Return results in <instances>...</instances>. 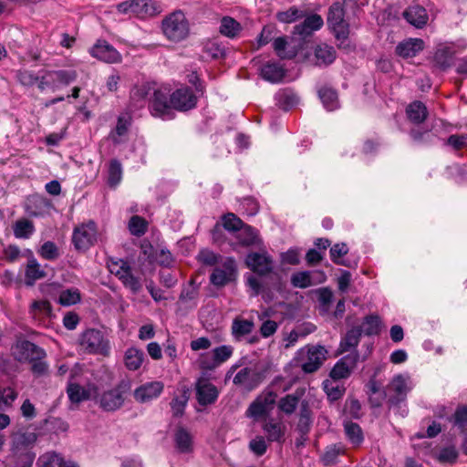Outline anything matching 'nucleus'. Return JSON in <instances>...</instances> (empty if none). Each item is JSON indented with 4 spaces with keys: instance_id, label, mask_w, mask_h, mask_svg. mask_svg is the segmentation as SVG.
I'll return each instance as SVG.
<instances>
[{
    "instance_id": "nucleus-1",
    "label": "nucleus",
    "mask_w": 467,
    "mask_h": 467,
    "mask_svg": "<svg viewBox=\"0 0 467 467\" xmlns=\"http://www.w3.org/2000/svg\"><path fill=\"white\" fill-rule=\"evenodd\" d=\"M389 410L399 412L402 417L407 414L406 401L409 392L411 390L410 378L402 374L395 375L385 387Z\"/></svg>"
},
{
    "instance_id": "nucleus-2",
    "label": "nucleus",
    "mask_w": 467,
    "mask_h": 467,
    "mask_svg": "<svg viewBox=\"0 0 467 467\" xmlns=\"http://www.w3.org/2000/svg\"><path fill=\"white\" fill-rule=\"evenodd\" d=\"M161 29L166 38L178 43L187 38L190 34V25L184 13L176 10L162 20Z\"/></svg>"
},
{
    "instance_id": "nucleus-3",
    "label": "nucleus",
    "mask_w": 467,
    "mask_h": 467,
    "mask_svg": "<svg viewBox=\"0 0 467 467\" xmlns=\"http://www.w3.org/2000/svg\"><path fill=\"white\" fill-rule=\"evenodd\" d=\"M327 354L325 347L308 345L296 352L294 361L306 374H311L320 368L327 358Z\"/></svg>"
},
{
    "instance_id": "nucleus-4",
    "label": "nucleus",
    "mask_w": 467,
    "mask_h": 467,
    "mask_svg": "<svg viewBox=\"0 0 467 467\" xmlns=\"http://www.w3.org/2000/svg\"><path fill=\"white\" fill-rule=\"evenodd\" d=\"M81 349L88 354L109 356L110 351L109 340L104 333L96 328H88L78 338Z\"/></svg>"
},
{
    "instance_id": "nucleus-5",
    "label": "nucleus",
    "mask_w": 467,
    "mask_h": 467,
    "mask_svg": "<svg viewBox=\"0 0 467 467\" xmlns=\"http://www.w3.org/2000/svg\"><path fill=\"white\" fill-rule=\"evenodd\" d=\"M171 101V89L167 87L154 88L149 99V110L153 117L171 119L174 114Z\"/></svg>"
},
{
    "instance_id": "nucleus-6",
    "label": "nucleus",
    "mask_w": 467,
    "mask_h": 467,
    "mask_svg": "<svg viewBox=\"0 0 467 467\" xmlns=\"http://www.w3.org/2000/svg\"><path fill=\"white\" fill-rule=\"evenodd\" d=\"M327 22L336 39L344 43L349 36V24L345 20V9L341 3H333L327 12Z\"/></svg>"
},
{
    "instance_id": "nucleus-7",
    "label": "nucleus",
    "mask_w": 467,
    "mask_h": 467,
    "mask_svg": "<svg viewBox=\"0 0 467 467\" xmlns=\"http://www.w3.org/2000/svg\"><path fill=\"white\" fill-rule=\"evenodd\" d=\"M130 389L129 381L121 380L114 388L101 393L99 399V407L108 412L119 410L126 399V394Z\"/></svg>"
},
{
    "instance_id": "nucleus-8",
    "label": "nucleus",
    "mask_w": 467,
    "mask_h": 467,
    "mask_svg": "<svg viewBox=\"0 0 467 467\" xmlns=\"http://www.w3.org/2000/svg\"><path fill=\"white\" fill-rule=\"evenodd\" d=\"M98 226L93 220L76 226L72 234V243L78 251L85 252L98 241Z\"/></svg>"
},
{
    "instance_id": "nucleus-9",
    "label": "nucleus",
    "mask_w": 467,
    "mask_h": 467,
    "mask_svg": "<svg viewBox=\"0 0 467 467\" xmlns=\"http://www.w3.org/2000/svg\"><path fill=\"white\" fill-rule=\"evenodd\" d=\"M77 78L78 73L75 69L47 70L40 77L38 88L41 91L47 88L56 91L61 86H68L74 82Z\"/></svg>"
},
{
    "instance_id": "nucleus-10",
    "label": "nucleus",
    "mask_w": 467,
    "mask_h": 467,
    "mask_svg": "<svg viewBox=\"0 0 467 467\" xmlns=\"http://www.w3.org/2000/svg\"><path fill=\"white\" fill-rule=\"evenodd\" d=\"M117 10L119 13L132 15L140 18L152 16L159 13L157 2L154 0L125 1L117 5Z\"/></svg>"
},
{
    "instance_id": "nucleus-11",
    "label": "nucleus",
    "mask_w": 467,
    "mask_h": 467,
    "mask_svg": "<svg viewBox=\"0 0 467 467\" xmlns=\"http://www.w3.org/2000/svg\"><path fill=\"white\" fill-rule=\"evenodd\" d=\"M109 270L121 281L123 285L129 288L134 295L140 293L142 285L140 278L132 274L131 266L127 261L119 260L113 262L109 266Z\"/></svg>"
},
{
    "instance_id": "nucleus-12",
    "label": "nucleus",
    "mask_w": 467,
    "mask_h": 467,
    "mask_svg": "<svg viewBox=\"0 0 467 467\" xmlns=\"http://www.w3.org/2000/svg\"><path fill=\"white\" fill-rule=\"evenodd\" d=\"M246 266L259 276H266L273 273L274 260L267 253L252 252L245 257Z\"/></svg>"
},
{
    "instance_id": "nucleus-13",
    "label": "nucleus",
    "mask_w": 467,
    "mask_h": 467,
    "mask_svg": "<svg viewBox=\"0 0 467 467\" xmlns=\"http://www.w3.org/2000/svg\"><path fill=\"white\" fill-rule=\"evenodd\" d=\"M194 390L197 402L203 407L214 404L220 394L218 388L211 383L204 375L196 379Z\"/></svg>"
},
{
    "instance_id": "nucleus-14",
    "label": "nucleus",
    "mask_w": 467,
    "mask_h": 467,
    "mask_svg": "<svg viewBox=\"0 0 467 467\" xmlns=\"http://www.w3.org/2000/svg\"><path fill=\"white\" fill-rule=\"evenodd\" d=\"M197 96L193 90L188 87H181L171 92V103L173 110L185 112L194 109L197 105Z\"/></svg>"
},
{
    "instance_id": "nucleus-15",
    "label": "nucleus",
    "mask_w": 467,
    "mask_h": 467,
    "mask_svg": "<svg viewBox=\"0 0 467 467\" xmlns=\"http://www.w3.org/2000/svg\"><path fill=\"white\" fill-rule=\"evenodd\" d=\"M237 275V266L233 257H228L222 267H215L210 275V282L215 286H224L234 281Z\"/></svg>"
},
{
    "instance_id": "nucleus-16",
    "label": "nucleus",
    "mask_w": 467,
    "mask_h": 467,
    "mask_svg": "<svg viewBox=\"0 0 467 467\" xmlns=\"http://www.w3.org/2000/svg\"><path fill=\"white\" fill-rule=\"evenodd\" d=\"M265 374L251 367L241 368L234 376L233 382L236 386L243 387L247 391L256 389L264 380Z\"/></svg>"
},
{
    "instance_id": "nucleus-17",
    "label": "nucleus",
    "mask_w": 467,
    "mask_h": 467,
    "mask_svg": "<svg viewBox=\"0 0 467 467\" xmlns=\"http://www.w3.org/2000/svg\"><path fill=\"white\" fill-rule=\"evenodd\" d=\"M88 52L93 57L106 63L113 64L121 61L119 52L106 40H98Z\"/></svg>"
},
{
    "instance_id": "nucleus-18",
    "label": "nucleus",
    "mask_w": 467,
    "mask_h": 467,
    "mask_svg": "<svg viewBox=\"0 0 467 467\" xmlns=\"http://www.w3.org/2000/svg\"><path fill=\"white\" fill-rule=\"evenodd\" d=\"M15 349L16 358L20 362H30L47 357V353L42 348L26 339L17 341Z\"/></svg>"
},
{
    "instance_id": "nucleus-19",
    "label": "nucleus",
    "mask_w": 467,
    "mask_h": 467,
    "mask_svg": "<svg viewBox=\"0 0 467 467\" xmlns=\"http://www.w3.org/2000/svg\"><path fill=\"white\" fill-rule=\"evenodd\" d=\"M163 389L164 384L161 381H150L136 388L133 397L139 403H147L159 398Z\"/></svg>"
},
{
    "instance_id": "nucleus-20",
    "label": "nucleus",
    "mask_w": 467,
    "mask_h": 467,
    "mask_svg": "<svg viewBox=\"0 0 467 467\" xmlns=\"http://www.w3.org/2000/svg\"><path fill=\"white\" fill-rule=\"evenodd\" d=\"M324 25L323 18L320 15L312 14L305 18V20L295 26L293 34L298 35L302 38L310 36L313 32L319 30Z\"/></svg>"
},
{
    "instance_id": "nucleus-21",
    "label": "nucleus",
    "mask_w": 467,
    "mask_h": 467,
    "mask_svg": "<svg viewBox=\"0 0 467 467\" xmlns=\"http://www.w3.org/2000/svg\"><path fill=\"white\" fill-rule=\"evenodd\" d=\"M28 313L37 324H45L52 317V306L47 300H35L29 306Z\"/></svg>"
},
{
    "instance_id": "nucleus-22",
    "label": "nucleus",
    "mask_w": 467,
    "mask_h": 467,
    "mask_svg": "<svg viewBox=\"0 0 467 467\" xmlns=\"http://www.w3.org/2000/svg\"><path fill=\"white\" fill-rule=\"evenodd\" d=\"M424 49V41L420 38H408L400 42L395 48L396 54L402 58L416 57Z\"/></svg>"
},
{
    "instance_id": "nucleus-23",
    "label": "nucleus",
    "mask_w": 467,
    "mask_h": 467,
    "mask_svg": "<svg viewBox=\"0 0 467 467\" xmlns=\"http://www.w3.org/2000/svg\"><path fill=\"white\" fill-rule=\"evenodd\" d=\"M50 206L51 202L47 198L39 194H32L26 199L25 211L31 217H40Z\"/></svg>"
},
{
    "instance_id": "nucleus-24",
    "label": "nucleus",
    "mask_w": 467,
    "mask_h": 467,
    "mask_svg": "<svg viewBox=\"0 0 467 467\" xmlns=\"http://www.w3.org/2000/svg\"><path fill=\"white\" fill-rule=\"evenodd\" d=\"M254 328V323L253 320L236 317L232 322L231 333L235 341H241L250 335Z\"/></svg>"
},
{
    "instance_id": "nucleus-25",
    "label": "nucleus",
    "mask_w": 467,
    "mask_h": 467,
    "mask_svg": "<svg viewBox=\"0 0 467 467\" xmlns=\"http://www.w3.org/2000/svg\"><path fill=\"white\" fill-rule=\"evenodd\" d=\"M132 123L129 114H121L118 117L116 128L110 131L109 139L115 145L123 142L122 138L127 136Z\"/></svg>"
},
{
    "instance_id": "nucleus-26",
    "label": "nucleus",
    "mask_w": 467,
    "mask_h": 467,
    "mask_svg": "<svg viewBox=\"0 0 467 467\" xmlns=\"http://www.w3.org/2000/svg\"><path fill=\"white\" fill-rule=\"evenodd\" d=\"M403 16L408 23L417 28H422L428 22V14L424 7L416 5L407 8Z\"/></svg>"
},
{
    "instance_id": "nucleus-27",
    "label": "nucleus",
    "mask_w": 467,
    "mask_h": 467,
    "mask_svg": "<svg viewBox=\"0 0 467 467\" xmlns=\"http://www.w3.org/2000/svg\"><path fill=\"white\" fill-rule=\"evenodd\" d=\"M28 253L30 254V258L28 259L26 267V285H33L36 280L44 278L47 274L46 272L41 268V265L36 261V259L34 257L33 253L28 250Z\"/></svg>"
},
{
    "instance_id": "nucleus-28",
    "label": "nucleus",
    "mask_w": 467,
    "mask_h": 467,
    "mask_svg": "<svg viewBox=\"0 0 467 467\" xmlns=\"http://www.w3.org/2000/svg\"><path fill=\"white\" fill-rule=\"evenodd\" d=\"M406 115L410 122L420 125L425 121L429 112L423 102L415 100L407 106Z\"/></svg>"
},
{
    "instance_id": "nucleus-29",
    "label": "nucleus",
    "mask_w": 467,
    "mask_h": 467,
    "mask_svg": "<svg viewBox=\"0 0 467 467\" xmlns=\"http://www.w3.org/2000/svg\"><path fill=\"white\" fill-rule=\"evenodd\" d=\"M261 76L269 82L277 83L285 78V70L277 62H267L261 67Z\"/></svg>"
},
{
    "instance_id": "nucleus-30",
    "label": "nucleus",
    "mask_w": 467,
    "mask_h": 467,
    "mask_svg": "<svg viewBox=\"0 0 467 467\" xmlns=\"http://www.w3.org/2000/svg\"><path fill=\"white\" fill-rule=\"evenodd\" d=\"M262 429L266 434V438L269 442H284L285 427L283 423L275 422L274 420H271L265 422Z\"/></svg>"
},
{
    "instance_id": "nucleus-31",
    "label": "nucleus",
    "mask_w": 467,
    "mask_h": 467,
    "mask_svg": "<svg viewBox=\"0 0 467 467\" xmlns=\"http://www.w3.org/2000/svg\"><path fill=\"white\" fill-rule=\"evenodd\" d=\"M362 336V328L359 327H354L348 330L346 335L342 337L339 344L340 353L350 351L358 347L360 337Z\"/></svg>"
},
{
    "instance_id": "nucleus-32",
    "label": "nucleus",
    "mask_w": 467,
    "mask_h": 467,
    "mask_svg": "<svg viewBox=\"0 0 467 467\" xmlns=\"http://www.w3.org/2000/svg\"><path fill=\"white\" fill-rule=\"evenodd\" d=\"M317 66H328L332 64L336 57L337 52L335 48L327 44L317 45L314 51Z\"/></svg>"
},
{
    "instance_id": "nucleus-33",
    "label": "nucleus",
    "mask_w": 467,
    "mask_h": 467,
    "mask_svg": "<svg viewBox=\"0 0 467 467\" xmlns=\"http://www.w3.org/2000/svg\"><path fill=\"white\" fill-rule=\"evenodd\" d=\"M275 99L276 106L285 111L289 110L298 103L297 95L289 88L279 90L275 94Z\"/></svg>"
},
{
    "instance_id": "nucleus-34",
    "label": "nucleus",
    "mask_w": 467,
    "mask_h": 467,
    "mask_svg": "<svg viewBox=\"0 0 467 467\" xmlns=\"http://www.w3.org/2000/svg\"><path fill=\"white\" fill-rule=\"evenodd\" d=\"M318 97L323 106L329 111L339 107L337 92L330 87H322L317 90Z\"/></svg>"
},
{
    "instance_id": "nucleus-35",
    "label": "nucleus",
    "mask_w": 467,
    "mask_h": 467,
    "mask_svg": "<svg viewBox=\"0 0 467 467\" xmlns=\"http://www.w3.org/2000/svg\"><path fill=\"white\" fill-rule=\"evenodd\" d=\"M242 29L241 24L231 16H226L221 19L219 32L228 38L237 37Z\"/></svg>"
},
{
    "instance_id": "nucleus-36",
    "label": "nucleus",
    "mask_w": 467,
    "mask_h": 467,
    "mask_svg": "<svg viewBox=\"0 0 467 467\" xmlns=\"http://www.w3.org/2000/svg\"><path fill=\"white\" fill-rule=\"evenodd\" d=\"M236 238L239 244L245 247L254 245L260 241L258 231L245 223L237 231Z\"/></svg>"
},
{
    "instance_id": "nucleus-37",
    "label": "nucleus",
    "mask_w": 467,
    "mask_h": 467,
    "mask_svg": "<svg viewBox=\"0 0 467 467\" xmlns=\"http://www.w3.org/2000/svg\"><path fill=\"white\" fill-rule=\"evenodd\" d=\"M35 231L34 223L27 218L18 219L13 224L14 235L18 239H28Z\"/></svg>"
},
{
    "instance_id": "nucleus-38",
    "label": "nucleus",
    "mask_w": 467,
    "mask_h": 467,
    "mask_svg": "<svg viewBox=\"0 0 467 467\" xmlns=\"http://www.w3.org/2000/svg\"><path fill=\"white\" fill-rule=\"evenodd\" d=\"M144 352L136 348H130L126 350L124 363L129 370H138L144 360Z\"/></svg>"
},
{
    "instance_id": "nucleus-39",
    "label": "nucleus",
    "mask_w": 467,
    "mask_h": 467,
    "mask_svg": "<svg viewBox=\"0 0 467 467\" xmlns=\"http://www.w3.org/2000/svg\"><path fill=\"white\" fill-rule=\"evenodd\" d=\"M174 441L177 450L181 453H189L192 451V435L184 428L180 427L175 431Z\"/></svg>"
},
{
    "instance_id": "nucleus-40",
    "label": "nucleus",
    "mask_w": 467,
    "mask_h": 467,
    "mask_svg": "<svg viewBox=\"0 0 467 467\" xmlns=\"http://www.w3.org/2000/svg\"><path fill=\"white\" fill-rule=\"evenodd\" d=\"M189 398V389L186 387L182 388L181 395L172 398L170 405L174 418H181L183 416Z\"/></svg>"
},
{
    "instance_id": "nucleus-41",
    "label": "nucleus",
    "mask_w": 467,
    "mask_h": 467,
    "mask_svg": "<svg viewBox=\"0 0 467 467\" xmlns=\"http://www.w3.org/2000/svg\"><path fill=\"white\" fill-rule=\"evenodd\" d=\"M199 296V285L195 284L194 280H190L187 286L183 287L180 296L179 302L182 304H189L191 307L197 306L196 300Z\"/></svg>"
},
{
    "instance_id": "nucleus-42",
    "label": "nucleus",
    "mask_w": 467,
    "mask_h": 467,
    "mask_svg": "<svg viewBox=\"0 0 467 467\" xmlns=\"http://www.w3.org/2000/svg\"><path fill=\"white\" fill-rule=\"evenodd\" d=\"M344 431L347 439L354 447H358L363 442V431L358 423L352 421L345 422Z\"/></svg>"
},
{
    "instance_id": "nucleus-43",
    "label": "nucleus",
    "mask_w": 467,
    "mask_h": 467,
    "mask_svg": "<svg viewBox=\"0 0 467 467\" xmlns=\"http://www.w3.org/2000/svg\"><path fill=\"white\" fill-rule=\"evenodd\" d=\"M362 334L366 336H377L381 331V319L378 315L366 316L362 321L361 326Z\"/></svg>"
},
{
    "instance_id": "nucleus-44",
    "label": "nucleus",
    "mask_w": 467,
    "mask_h": 467,
    "mask_svg": "<svg viewBox=\"0 0 467 467\" xmlns=\"http://www.w3.org/2000/svg\"><path fill=\"white\" fill-rule=\"evenodd\" d=\"M305 15L306 13L304 10L293 5L287 10L277 12L275 14V18L280 23L290 24L303 18Z\"/></svg>"
},
{
    "instance_id": "nucleus-45",
    "label": "nucleus",
    "mask_w": 467,
    "mask_h": 467,
    "mask_svg": "<svg viewBox=\"0 0 467 467\" xmlns=\"http://www.w3.org/2000/svg\"><path fill=\"white\" fill-rule=\"evenodd\" d=\"M345 445L341 442L327 446L322 455V462L325 465L335 464L339 455L345 453Z\"/></svg>"
},
{
    "instance_id": "nucleus-46",
    "label": "nucleus",
    "mask_w": 467,
    "mask_h": 467,
    "mask_svg": "<svg viewBox=\"0 0 467 467\" xmlns=\"http://www.w3.org/2000/svg\"><path fill=\"white\" fill-rule=\"evenodd\" d=\"M301 394L294 393L287 394L281 398L278 401V409L286 415L293 414L299 403Z\"/></svg>"
},
{
    "instance_id": "nucleus-47",
    "label": "nucleus",
    "mask_w": 467,
    "mask_h": 467,
    "mask_svg": "<svg viewBox=\"0 0 467 467\" xmlns=\"http://www.w3.org/2000/svg\"><path fill=\"white\" fill-rule=\"evenodd\" d=\"M67 392L69 400L74 403H79L90 399L89 389H85L78 383H69Z\"/></svg>"
},
{
    "instance_id": "nucleus-48",
    "label": "nucleus",
    "mask_w": 467,
    "mask_h": 467,
    "mask_svg": "<svg viewBox=\"0 0 467 467\" xmlns=\"http://www.w3.org/2000/svg\"><path fill=\"white\" fill-rule=\"evenodd\" d=\"M148 226L147 220L140 215L131 216L128 223L130 233L136 237L144 235L148 231Z\"/></svg>"
},
{
    "instance_id": "nucleus-49",
    "label": "nucleus",
    "mask_w": 467,
    "mask_h": 467,
    "mask_svg": "<svg viewBox=\"0 0 467 467\" xmlns=\"http://www.w3.org/2000/svg\"><path fill=\"white\" fill-rule=\"evenodd\" d=\"M410 136L418 145H430L436 138L435 134H433L430 130H423L421 128L411 129L410 130Z\"/></svg>"
},
{
    "instance_id": "nucleus-50",
    "label": "nucleus",
    "mask_w": 467,
    "mask_h": 467,
    "mask_svg": "<svg viewBox=\"0 0 467 467\" xmlns=\"http://www.w3.org/2000/svg\"><path fill=\"white\" fill-rule=\"evenodd\" d=\"M293 287L305 289L315 285L312 281L310 271H299L291 275L290 279Z\"/></svg>"
},
{
    "instance_id": "nucleus-51",
    "label": "nucleus",
    "mask_w": 467,
    "mask_h": 467,
    "mask_svg": "<svg viewBox=\"0 0 467 467\" xmlns=\"http://www.w3.org/2000/svg\"><path fill=\"white\" fill-rule=\"evenodd\" d=\"M348 253V247L346 243H337L330 247V259L336 265L348 266L345 260L342 259Z\"/></svg>"
},
{
    "instance_id": "nucleus-52",
    "label": "nucleus",
    "mask_w": 467,
    "mask_h": 467,
    "mask_svg": "<svg viewBox=\"0 0 467 467\" xmlns=\"http://www.w3.org/2000/svg\"><path fill=\"white\" fill-rule=\"evenodd\" d=\"M234 353V348L230 345H222L212 350L213 362L217 368L226 362Z\"/></svg>"
},
{
    "instance_id": "nucleus-53",
    "label": "nucleus",
    "mask_w": 467,
    "mask_h": 467,
    "mask_svg": "<svg viewBox=\"0 0 467 467\" xmlns=\"http://www.w3.org/2000/svg\"><path fill=\"white\" fill-rule=\"evenodd\" d=\"M433 60L435 66L444 71L451 67L453 57L448 49L442 48L435 52Z\"/></svg>"
},
{
    "instance_id": "nucleus-54",
    "label": "nucleus",
    "mask_w": 467,
    "mask_h": 467,
    "mask_svg": "<svg viewBox=\"0 0 467 467\" xmlns=\"http://www.w3.org/2000/svg\"><path fill=\"white\" fill-rule=\"evenodd\" d=\"M38 254L45 260L54 261L59 257V250L52 241L45 242L37 251Z\"/></svg>"
},
{
    "instance_id": "nucleus-55",
    "label": "nucleus",
    "mask_w": 467,
    "mask_h": 467,
    "mask_svg": "<svg viewBox=\"0 0 467 467\" xmlns=\"http://www.w3.org/2000/svg\"><path fill=\"white\" fill-rule=\"evenodd\" d=\"M37 436L35 432H19L13 438L14 446L16 449L26 448L33 445L36 441Z\"/></svg>"
},
{
    "instance_id": "nucleus-56",
    "label": "nucleus",
    "mask_w": 467,
    "mask_h": 467,
    "mask_svg": "<svg viewBox=\"0 0 467 467\" xmlns=\"http://www.w3.org/2000/svg\"><path fill=\"white\" fill-rule=\"evenodd\" d=\"M270 411L262 402L261 400L256 398L248 407L246 416L255 420L265 417Z\"/></svg>"
},
{
    "instance_id": "nucleus-57",
    "label": "nucleus",
    "mask_w": 467,
    "mask_h": 467,
    "mask_svg": "<svg viewBox=\"0 0 467 467\" xmlns=\"http://www.w3.org/2000/svg\"><path fill=\"white\" fill-rule=\"evenodd\" d=\"M81 300L80 293L78 288L63 290L58 297V303L61 306H72Z\"/></svg>"
},
{
    "instance_id": "nucleus-58",
    "label": "nucleus",
    "mask_w": 467,
    "mask_h": 467,
    "mask_svg": "<svg viewBox=\"0 0 467 467\" xmlns=\"http://www.w3.org/2000/svg\"><path fill=\"white\" fill-rule=\"evenodd\" d=\"M122 175V167L119 161L113 159L109 162V177L108 183L110 186L117 185L120 180Z\"/></svg>"
},
{
    "instance_id": "nucleus-59",
    "label": "nucleus",
    "mask_w": 467,
    "mask_h": 467,
    "mask_svg": "<svg viewBox=\"0 0 467 467\" xmlns=\"http://www.w3.org/2000/svg\"><path fill=\"white\" fill-rule=\"evenodd\" d=\"M18 392L12 387L0 389V410L3 407L10 408L13 402L17 399Z\"/></svg>"
},
{
    "instance_id": "nucleus-60",
    "label": "nucleus",
    "mask_w": 467,
    "mask_h": 467,
    "mask_svg": "<svg viewBox=\"0 0 467 467\" xmlns=\"http://www.w3.org/2000/svg\"><path fill=\"white\" fill-rule=\"evenodd\" d=\"M205 52L213 58H223L226 57L227 50L225 47L218 41H209L204 47Z\"/></svg>"
},
{
    "instance_id": "nucleus-61",
    "label": "nucleus",
    "mask_w": 467,
    "mask_h": 467,
    "mask_svg": "<svg viewBox=\"0 0 467 467\" xmlns=\"http://www.w3.org/2000/svg\"><path fill=\"white\" fill-rule=\"evenodd\" d=\"M222 226L229 232H237L244 223L234 213H228L222 217Z\"/></svg>"
},
{
    "instance_id": "nucleus-62",
    "label": "nucleus",
    "mask_w": 467,
    "mask_h": 467,
    "mask_svg": "<svg viewBox=\"0 0 467 467\" xmlns=\"http://www.w3.org/2000/svg\"><path fill=\"white\" fill-rule=\"evenodd\" d=\"M63 461L64 459L59 453L49 451L39 457L38 463L41 467H55L56 465L59 467Z\"/></svg>"
},
{
    "instance_id": "nucleus-63",
    "label": "nucleus",
    "mask_w": 467,
    "mask_h": 467,
    "mask_svg": "<svg viewBox=\"0 0 467 467\" xmlns=\"http://www.w3.org/2000/svg\"><path fill=\"white\" fill-rule=\"evenodd\" d=\"M16 78L19 83L26 87H32L36 83L38 85L40 80V77L26 69L18 70L16 73Z\"/></svg>"
},
{
    "instance_id": "nucleus-64",
    "label": "nucleus",
    "mask_w": 467,
    "mask_h": 467,
    "mask_svg": "<svg viewBox=\"0 0 467 467\" xmlns=\"http://www.w3.org/2000/svg\"><path fill=\"white\" fill-rule=\"evenodd\" d=\"M453 424L462 431H465L467 426V405L458 406L453 414Z\"/></svg>"
}]
</instances>
